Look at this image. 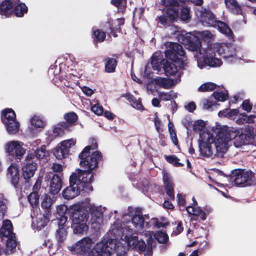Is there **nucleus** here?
Segmentation results:
<instances>
[{
    "label": "nucleus",
    "instance_id": "obj_1",
    "mask_svg": "<svg viewBox=\"0 0 256 256\" xmlns=\"http://www.w3.org/2000/svg\"><path fill=\"white\" fill-rule=\"evenodd\" d=\"M177 31L178 41L186 45L190 51L196 52L194 56L197 61L198 67L202 69L206 66L210 67L220 66L222 64L221 60L216 58L218 54L229 62L236 60V52L235 47L230 44L216 42L208 44L206 48H201L202 44L192 32L186 33L182 32L179 34Z\"/></svg>",
    "mask_w": 256,
    "mask_h": 256
},
{
    "label": "nucleus",
    "instance_id": "obj_2",
    "mask_svg": "<svg viewBox=\"0 0 256 256\" xmlns=\"http://www.w3.org/2000/svg\"><path fill=\"white\" fill-rule=\"evenodd\" d=\"M121 239L118 242L116 240L110 239L106 242H98L94 247L92 251L93 256H110L114 250L118 252H125L128 248L137 249L140 252H146L144 256H152V246L153 244V232H146L144 234L147 238L146 240L148 246H146L142 241H138L136 237L132 236V230L122 229Z\"/></svg>",
    "mask_w": 256,
    "mask_h": 256
},
{
    "label": "nucleus",
    "instance_id": "obj_3",
    "mask_svg": "<svg viewBox=\"0 0 256 256\" xmlns=\"http://www.w3.org/2000/svg\"><path fill=\"white\" fill-rule=\"evenodd\" d=\"M104 208L95 204L89 198L76 202L70 206V211L76 234H84L88 230L87 221L88 212L90 216V224L94 229H98L102 222Z\"/></svg>",
    "mask_w": 256,
    "mask_h": 256
},
{
    "label": "nucleus",
    "instance_id": "obj_4",
    "mask_svg": "<svg viewBox=\"0 0 256 256\" xmlns=\"http://www.w3.org/2000/svg\"><path fill=\"white\" fill-rule=\"evenodd\" d=\"M212 130L217 134L215 146L218 156L220 158L222 157L226 152L229 141L234 140V144L236 148H239L248 143L249 136L244 134H239V131L234 128L216 124Z\"/></svg>",
    "mask_w": 256,
    "mask_h": 256
},
{
    "label": "nucleus",
    "instance_id": "obj_5",
    "mask_svg": "<svg viewBox=\"0 0 256 256\" xmlns=\"http://www.w3.org/2000/svg\"><path fill=\"white\" fill-rule=\"evenodd\" d=\"M165 50L166 57L171 60L170 62L168 60H162L163 68L166 76L176 74L178 78H180V74L178 72L177 64L180 68H184L187 65V58L186 53L182 46L177 42H166Z\"/></svg>",
    "mask_w": 256,
    "mask_h": 256
},
{
    "label": "nucleus",
    "instance_id": "obj_6",
    "mask_svg": "<svg viewBox=\"0 0 256 256\" xmlns=\"http://www.w3.org/2000/svg\"><path fill=\"white\" fill-rule=\"evenodd\" d=\"M92 182V175L80 169H77L70 178V186L64 188L62 196L64 199L70 200L78 196L80 190Z\"/></svg>",
    "mask_w": 256,
    "mask_h": 256
},
{
    "label": "nucleus",
    "instance_id": "obj_7",
    "mask_svg": "<svg viewBox=\"0 0 256 256\" xmlns=\"http://www.w3.org/2000/svg\"><path fill=\"white\" fill-rule=\"evenodd\" d=\"M97 148L96 140H93L92 146H86L82 152L79 154L80 158V164L81 166L87 169V170H83L86 172L90 173L92 175V170L98 166V161L102 158V156L98 151L94 152L90 154L91 150H94Z\"/></svg>",
    "mask_w": 256,
    "mask_h": 256
},
{
    "label": "nucleus",
    "instance_id": "obj_8",
    "mask_svg": "<svg viewBox=\"0 0 256 256\" xmlns=\"http://www.w3.org/2000/svg\"><path fill=\"white\" fill-rule=\"evenodd\" d=\"M216 124H219L216 122L214 126H216ZM214 127V126L212 127L211 130L216 134L214 140L213 134L210 132L205 130L200 133L199 138V147L201 154L204 156H210L212 158L215 156L218 157L216 148L215 146L217 134L212 130Z\"/></svg>",
    "mask_w": 256,
    "mask_h": 256
},
{
    "label": "nucleus",
    "instance_id": "obj_9",
    "mask_svg": "<svg viewBox=\"0 0 256 256\" xmlns=\"http://www.w3.org/2000/svg\"><path fill=\"white\" fill-rule=\"evenodd\" d=\"M128 216L130 217H132L131 222H128V225H125L124 224V226H122L120 229H116V226L114 224V228H112L113 234H114L118 235L121 236L122 234V229L126 228L127 230H132V236H135L136 237V238L138 241H142L145 242L144 240H138V236L136 235H134V231L138 230L144 228V219L143 216L139 212H134L132 211H130L128 214H124V217L126 216ZM145 244L146 246H148V244Z\"/></svg>",
    "mask_w": 256,
    "mask_h": 256
},
{
    "label": "nucleus",
    "instance_id": "obj_10",
    "mask_svg": "<svg viewBox=\"0 0 256 256\" xmlns=\"http://www.w3.org/2000/svg\"><path fill=\"white\" fill-rule=\"evenodd\" d=\"M24 146V144L21 141L10 140L6 143L4 150L8 156L21 160L26 151Z\"/></svg>",
    "mask_w": 256,
    "mask_h": 256
},
{
    "label": "nucleus",
    "instance_id": "obj_11",
    "mask_svg": "<svg viewBox=\"0 0 256 256\" xmlns=\"http://www.w3.org/2000/svg\"><path fill=\"white\" fill-rule=\"evenodd\" d=\"M255 174L252 171L238 170L233 176L232 181L238 186H248L253 184L256 181Z\"/></svg>",
    "mask_w": 256,
    "mask_h": 256
},
{
    "label": "nucleus",
    "instance_id": "obj_12",
    "mask_svg": "<svg viewBox=\"0 0 256 256\" xmlns=\"http://www.w3.org/2000/svg\"><path fill=\"white\" fill-rule=\"evenodd\" d=\"M94 241L88 236L84 238L74 244L68 246V250L78 255H84L92 250Z\"/></svg>",
    "mask_w": 256,
    "mask_h": 256
},
{
    "label": "nucleus",
    "instance_id": "obj_13",
    "mask_svg": "<svg viewBox=\"0 0 256 256\" xmlns=\"http://www.w3.org/2000/svg\"><path fill=\"white\" fill-rule=\"evenodd\" d=\"M196 13L202 25L205 26L216 27L218 20L209 10L200 8L196 10Z\"/></svg>",
    "mask_w": 256,
    "mask_h": 256
},
{
    "label": "nucleus",
    "instance_id": "obj_14",
    "mask_svg": "<svg viewBox=\"0 0 256 256\" xmlns=\"http://www.w3.org/2000/svg\"><path fill=\"white\" fill-rule=\"evenodd\" d=\"M16 4L14 0H4L0 3V15L5 18L11 16L13 7Z\"/></svg>",
    "mask_w": 256,
    "mask_h": 256
},
{
    "label": "nucleus",
    "instance_id": "obj_15",
    "mask_svg": "<svg viewBox=\"0 0 256 256\" xmlns=\"http://www.w3.org/2000/svg\"><path fill=\"white\" fill-rule=\"evenodd\" d=\"M224 2L226 8L230 13L243 15L242 6L236 0H224Z\"/></svg>",
    "mask_w": 256,
    "mask_h": 256
},
{
    "label": "nucleus",
    "instance_id": "obj_16",
    "mask_svg": "<svg viewBox=\"0 0 256 256\" xmlns=\"http://www.w3.org/2000/svg\"><path fill=\"white\" fill-rule=\"evenodd\" d=\"M37 166L36 162H28L22 168V175L26 182L29 184L31 183L30 178L34 176L35 171L36 170Z\"/></svg>",
    "mask_w": 256,
    "mask_h": 256
},
{
    "label": "nucleus",
    "instance_id": "obj_17",
    "mask_svg": "<svg viewBox=\"0 0 256 256\" xmlns=\"http://www.w3.org/2000/svg\"><path fill=\"white\" fill-rule=\"evenodd\" d=\"M192 200L193 202L192 204L186 208V212L190 214L200 216V218L202 220H205L206 218L205 212H204L200 207L197 206L198 204L195 198H193Z\"/></svg>",
    "mask_w": 256,
    "mask_h": 256
},
{
    "label": "nucleus",
    "instance_id": "obj_18",
    "mask_svg": "<svg viewBox=\"0 0 256 256\" xmlns=\"http://www.w3.org/2000/svg\"><path fill=\"white\" fill-rule=\"evenodd\" d=\"M62 187V182L60 177L58 174H54L50 184V192L52 194H56L59 192Z\"/></svg>",
    "mask_w": 256,
    "mask_h": 256
},
{
    "label": "nucleus",
    "instance_id": "obj_19",
    "mask_svg": "<svg viewBox=\"0 0 256 256\" xmlns=\"http://www.w3.org/2000/svg\"><path fill=\"white\" fill-rule=\"evenodd\" d=\"M32 218L33 224L34 225L36 228L38 230H40L42 228H44L49 221V219L47 216V214L46 215L41 214H37L35 219L33 218L32 215H31Z\"/></svg>",
    "mask_w": 256,
    "mask_h": 256
},
{
    "label": "nucleus",
    "instance_id": "obj_20",
    "mask_svg": "<svg viewBox=\"0 0 256 256\" xmlns=\"http://www.w3.org/2000/svg\"><path fill=\"white\" fill-rule=\"evenodd\" d=\"M63 128H66L67 125L66 124H58L54 126L52 128L48 131V134L50 140H52L54 138L62 136L64 134Z\"/></svg>",
    "mask_w": 256,
    "mask_h": 256
},
{
    "label": "nucleus",
    "instance_id": "obj_21",
    "mask_svg": "<svg viewBox=\"0 0 256 256\" xmlns=\"http://www.w3.org/2000/svg\"><path fill=\"white\" fill-rule=\"evenodd\" d=\"M0 234L2 236L7 238L14 236L12 232V225L10 220L4 221L2 226L0 229Z\"/></svg>",
    "mask_w": 256,
    "mask_h": 256
},
{
    "label": "nucleus",
    "instance_id": "obj_22",
    "mask_svg": "<svg viewBox=\"0 0 256 256\" xmlns=\"http://www.w3.org/2000/svg\"><path fill=\"white\" fill-rule=\"evenodd\" d=\"M218 30L230 39L233 38V33L229 26L224 22L218 20L216 24Z\"/></svg>",
    "mask_w": 256,
    "mask_h": 256
},
{
    "label": "nucleus",
    "instance_id": "obj_23",
    "mask_svg": "<svg viewBox=\"0 0 256 256\" xmlns=\"http://www.w3.org/2000/svg\"><path fill=\"white\" fill-rule=\"evenodd\" d=\"M218 30L230 39L233 38V33L229 26L224 22L218 20L216 24Z\"/></svg>",
    "mask_w": 256,
    "mask_h": 256
},
{
    "label": "nucleus",
    "instance_id": "obj_24",
    "mask_svg": "<svg viewBox=\"0 0 256 256\" xmlns=\"http://www.w3.org/2000/svg\"><path fill=\"white\" fill-rule=\"evenodd\" d=\"M174 80H169L160 77H157L154 78L153 82L156 84L166 89H168L172 86L174 84Z\"/></svg>",
    "mask_w": 256,
    "mask_h": 256
},
{
    "label": "nucleus",
    "instance_id": "obj_25",
    "mask_svg": "<svg viewBox=\"0 0 256 256\" xmlns=\"http://www.w3.org/2000/svg\"><path fill=\"white\" fill-rule=\"evenodd\" d=\"M8 175L12 179V182L14 184H16L19 178V172L16 166L11 164L8 168Z\"/></svg>",
    "mask_w": 256,
    "mask_h": 256
},
{
    "label": "nucleus",
    "instance_id": "obj_26",
    "mask_svg": "<svg viewBox=\"0 0 256 256\" xmlns=\"http://www.w3.org/2000/svg\"><path fill=\"white\" fill-rule=\"evenodd\" d=\"M14 2L16 4H14L15 7L14 12L15 15L18 17H22L24 14H26L28 11V8L24 3L20 2L18 0H14Z\"/></svg>",
    "mask_w": 256,
    "mask_h": 256
},
{
    "label": "nucleus",
    "instance_id": "obj_27",
    "mask_svg": "<svg viewBox=\"0 0 256 256\" xmlns=\"http://www.w3.org/2000/svg\"><path fill=\"white\" fill-rule=\"evenodd\" d=\"M2 121L5 124H10V121L16 119V114L14 112L11 108H7L2 112Z\"/></svg>",
    "mask_w": 256,
    "mask_h": 256
},
{
    "label": "nucleus",
    "instance_id": "obj_28",
    "mask_svg": "<svg viewBox=\"0 0 256 256\" xmlns=\"http://www.w3.org/2000/svg\"><path fill=\"white\" fill-rule=\"evenodd\" d=\"M8 132L10 134H16L19 130L20 124L16 118L10 121V124H4Z\"/></svg>",
    "mask_w": 256,
    "mask_h": 256
},
{
    "label": "nucleus",
    "instance_id": "obj_29",
    "mask_svg": "<svg viewBox=\"0 0 256 256\" xmlns=\"http://www.w3.org/2000/svg\"><path fill=\"white\" fill-rule=\"evenodd\" d=\"M8 238V239L6 242V254H10L15 251L17 242L14 236Z\"/></svg>",
    "mask_w": 256,
    "mask_h": 256
},
{
    "label": "nucleus",
    "instance_id": "obj_30",
    "mask_svg": "<svg viewBox=\"0 0 256 256\" xmlns=\"http://www.w3.org/2000/svg\"><path fill=\"white\" fill-rule=\"evenodd\" d=\"M126 98L130 102L131 106L134 108L138 110H143V106L139 99L137 100L130 94H126Z\"/></svg>",
    "mask_w": 256,
    "mask_h": 256
},
{
    "label": "nucleus",
    "instance_id": "obj_31",
    "mask_svg": "<svg viewBox=\"0 0 256 256\" xmlns=\"http://www.w3.org/2000/svg\"><path fill=\"white\" fill-rule=\"evenodd\" d=\"M158 96L160 100L164 101H168L178 97L177 93L173 90L168 92H159Z\"/></svg>",
    "mask_w": 256,
    "mask_h": 256
},
{
    "label": "nucleus",
    "instance_id": "obj_32",
    "mask_svg": "<svg viewBox=\"0 0 256 256\" xmlns=\"http://www.w3.org/2000/svg\"><path fill=\"white\" fill-rule=\"evenodd\" d=\"M30 124L32 128H42L44 127V122L40 116L34 115L30 119Z\"/></svg>",
    "mask_w": 256,
    "mask_h": 256
},
{
    "label": "nucleus",
    "instance_id": "obj_33",
    "mask_svg": "<svg viewBox=\"0 0 256 256\" xmlns=\"http://www.w3.org/2000/svg\"><path fill=\"white\" fill-rule=\"evenodd\" d=\"M68 151L66 150L65 148L60 143V146L57 147L54 152V154L58 160H62L66 158L68 155Z\"/></svg>",
    "mask_w": 256,
    "mask_h": 256
},
{
    "label": "nucleus",
    "instance_id": "obj_34",
    "mask_svg": "<svg viewBox=\"0 0 256 256\" xmlns=\"http://www.w3.org/2000/svg\"><path fill=\"white\" fill-rule=\"evenodd\" d=\"M238 113V109L228 110L226 109L218 112V116H226V118H232L234 116H236Z\"/></svg>",
    "mask_w": 256,
    "mask_h": 256
},
{
    "label": "nucleus",
    "instance_id": "obj_35",
    "mask_svg": "<svg viewBox=\"0 0 256 256\" xmlns=\"http://www.w3.org/2000/svg\"><path fill=\"white\" fill-rule=\"evenodd\" d=\"M216 85L212 82H208L202 84L198 88V91L200 92H210L214 90Z\"/></svg>",
    "mask_w": 256,
    "mask_h": 256
},
{
    "label": "nucleus",
    "instance_id": "obj_36",
    "mask_svg": "<svg viewBox=\"0 0 256 256\" xmlns=\"http://www.w3.org/2000/svg\"><path fill=\"white\" fill-rule=\"evenodd\" d=\"M28 200L32 208L36 207L39 204V196L36 192H31L28 196Z\"/></svg>",
    "mask_w": 256,
    "mask_h": 256
},
{
    "label": "nucleus",
    "instance_id": "obj_37",
    "mask_svg": "<svg viewBox=\"0 0 256 256\" xmlns=\"http://www.w3.org/2000/svg\"><path fill=\"white\" fill-rule=\"evenodd\" d=\"M178 6H174L168 8L166 10V12L169 18L171 20H175L178 16Z\"/></svg>",
    "mask_w": 256,
    "mask_h": 256
},
{
    "label": "nucleus",
    "instance_id": "obj_38",
    "mask_svg": "<svg viewBox=\"0 0 256 256\" xmlns=\"http://www.w3.org/2000/svg\"><path fill=\"white\" fill-rule=\"evenodd\" d=\"M180 19L184 22H188L190 18V9L188 6H183L180 12Z\"/></svg>",
    "mask_w": 256,
    "mask_h": 256
},
{
    "label": "nucleus",
    "instance_id": "obj_39",
    "mask_svg": "<svg viewBox=\"0 0 256 256\" xmlns=\"http://www.w3.org/2000/svg\"><path fill=\"white\" fill-rule=\"evenodd\" d=\"M116 66V60L114 58H108L106 64L105 68L108 72H112L114 71Z\"/></svg>",
    "mask_w": 256,
    "mask_h": 256
},
{
    "label": "nucleus",
    "instance_id": "obj_40",
    "mask_svg": "<svg viewBox=\"0 0 256 256\" xmlns=\"http://www.w3.org/2000/svg\"><path fill=\"white\" fill-rule=\"evenodd\" d=\"M196 34L204 40H212L214 39V35L208 30L198 32Z\"/></svg>",
    "mask_w": 256,
    "mask_h": 256
},
{
    "label": "nucleus",
    "instance_id": "obj_41",
    "mask_svg": "<svg viewBox=\"0 0 256 256\" xmlns=\"http://www.w3.org/2000/svg\"><path fill=\"white\" fill-rule=\"evenodd\" d=\"M76 142V138H70L66 140L62 141L60 143L62 146V147L65 148L66 150L70 152V149L73 148Z\"/></svg>",
    "mask_w": 256,
    "mask_h": 256
},
{
    "label": "nucleus",
    "instance_id": "obj_42",
    "mask_svg": "<svg viewBox=\"0 0 256 256\" xmlns=\"http://www.w3.org/2000/svg\"><path fill=\"white\" fill-rule=\"evenodd\" d=\"M154 238L160 243L164 244L168 240V236L165 232L158 231L156 232L154 235Z\"/></svg>",
    "mask_w": 256,
    "mask_h": 256
},
{
    "label": "nucleus",
    "instance_id": "obj_43",
    "mask_svg": "<svg viewBox=\"0 0 256 256\" xmlns=\"http://www.w3.org/2000/svg\"><path fill=\"white\" fill-rule=\"evenodd\" d=\"M161 62V59L158 58L155 56H152V58L151 65L154 70H156L158 72L160 71L162 66H163Z\"/></svg>",
    "mask_w": 256,
    "mask_h": 256
},
{
    "label": "nucleus",
    "instance_id": "obj_44",
    "mask_svg": "<svg viewBox=\"0 0 256 256\" xmlns=\"http://www.w3.org/2000/svg\"><path fill=\"white\" fill-rule=\"evenodd\" d=\"M52 200L50 196L44 194L42 196L41 204L42 208L48 209L52 206Z\"/></svg>",
    "mask_w": 256,
    "mask_h": 256
},
{
    "label": "nucleus",
    "instance_id": "obj_45",
    "mask_svg": "<svg viewBox=\"0 0 256 256\" xmlns=\"http://www.w3.org/2000/svg\"><path fill=\"white\" fill-rule=\"evenodd\" d=\"M213 95L216 100L218 101L224 102L227 99L228 94L227 92L216 91L213 93Z\"/></svg>",
    "mask_w": 256,
    "mask_h": 256
},
{
    "label": "nucleus",
    "instance_id": "obj_46",
    "mask_svg": "<svg viewBox=\"0 0 256 256\" xmlns=\"http://www.w3.org/2000/svg\"><path fill=\"white\" fill-rule=\"evenodd\" d=\"M64 118L68 123L73 124L76 121L78 116L74 112H71L64 114Z\"/></svg>",
    "mask_w": 256,
    "mask_h": 256
},
{
    "label": "nucleus",
    "instance_id": "obj_47",
    "mask_svg": "<svg viewBox=\"0 0 256 256\" xmlns=\"http://www.w3.org/2000/svg\"><path fill=\"white\" fill-rule=\"evenodd\" d=\"M7 200H0V220L2 219L7 212Z\"/></svg>",
    "mask_w": 256,
    "mask_h": 256
},
{
    "label": "nucleus",
    "instance_id": "obj_48",
    "mask_svg": "<svg viewBox=\"0 0 256 256\" xmlns=\"http://www.w3.org/2000/svg\"><path fill=\"white\" fill-rule=\"evenodd\" d=\"M206 125V124L204 120H198L194 124L193 126L194 130L197 132H200L205 127Z\"/></svg>",
    "mask_w": 256,
    "mask_h": 256
},
{
    "label": "nucleus",
    "instance_id": "obj_49",
    "mask_svg": "<svg viewBox=\"0 0 256 256\" xmlns=\"http://www.w3.org/2000/svg\"><path fill=\"white\" fill-rule=\"evenodd\" d=\"M162 6L168 8L179 6V3L177 0H161Z\"/></svg>",
    "mask_w": 256,
    "mask_h": 256
},
{
    "label": "nucleus",
    "instance_id": "obj_50",
    "mask_svg": "<svg viewBox=\"0 0 256 256\" xmlns=\"http://www.w3.org/2000/svg\"><path fill=\"white\" fill-rule=\"evenodd\" d=\"M166 159L168 162L173 164L174 166H183L182 164L178 162V158L174 156H166Z\"/></svg>",
    "mask_w": 256,
    "mask_h": 256
},
{
    "label": "nucleus",
    "instance_id": "obj_51",
    "mask_svg": "<svg viewBox=\"0 0 256 256\" xmlns=\"http://www.w3.org/2000/svg\"><path fill=\"white\" fill-rule=\"evenodd\" d=\"M94 35L96 40L99 42H102L106 38V34L98 30L94 32Z\"/></svg>",
    "mask_w": 256,
    "mask_h": 256
},
{
    "label": "nucleus",
    "instance_id": "obj_52",
    "mask_svg": "<svg viewBox=\"0 0 256 256\" xmlns=\"http://www.w3.org/2000/svg\"><path fill=\"white\" fill-rule=\"evenodd\" d=\"M68 210V207L64 204L58 205L56 207L57 213L60 216H65L66 212Z\"/></svg>",
    "mask_w": 256,
    "mask_h": 256
},
{
    "label": "nucleus",
    "instance_id": "obj_53",
    "mask_svg": "<svg viewBox=\"0 0 256 256\" xmlns=\"http://www.w3.org/2000/svg\"><path fill=\"white\" fill-rule=\"evenodd\" d=\"M92 112L97 115H100L104 112L103 108L99 104H96L91 107Z\"/></svg>",
    "mask_w": 256,
    "mask_h": 256
},
{
    "label": "nucleus",
    "instance_id": "obj_54",
    "mask_svg": "<svg viewBox=\"0 0 256 256\" xmlns=\"http://www.w3.org/2000/svg\"><path fill=\"white\" fill-rule=\"evenodd\" d=\"M214 104V102H212V100H210L208 99L203 100L202 102V108L206 110H208L212 108Z\"/></svg>",
    "mask_w": 256,
    "mask_h": 256
},
{
    "label": "nucleus",
    "instance_id": "obj_55",
    "mask_svg": "<svg viewBox=\"0 0 256 256\" xmlns=\"http://www.w3.org/2000/svg\"><path fill=\"white\" fill-rule=\"evenodd\" d=\"M46 155V152L44 148H41L37 149L35 152V156L38 159H41L45 157Z\"/></svg>",
    "mask_w": 256,
    "mask_h": 256
},
{
    "label": "nucleus",
    "instance_id": "obj_56",
    "mask_svg": "<svg viewBox=\"0 0 256 256\" xmlns=\"http://www.w3.org/2000/svg\"><path fill=\"white\" fill-rule=\"evenodd\" d=\"M163 176V180L165 186V187L168 186V185H173L172 182L171 178L168 174L166 172H162Z\"/></svg>",
    "mask_w": 256,
    "mask_h": 256
},
{
    "label": "nucleus",
    "instance_id": "obj_57",
    "mask_svg": "<svg viewBox=\"0 0 256 256\" xmlns=\"http://www.w3.org/2000/svg\"><path fill=\"white\" fill-rule=\"evenodd\" d=\"M166 194L169 196L170 199L174 200V196L173 185H168V186L166 187Z\"/></svg>",
    "mask_w": 256,
    "mask_h": 256
},
{
    "label": "nucleus",
    "instance_id": "obj_58",
    "mask_svg": "<svg viewBox=\"0 0 256 256\" xmlns=\"http://www.w3.org/2000/svg\"><path fill=\"white\" fill-rule=\"evenodd\" d=\"M154 125H155V127H156V131L158 132H162V123L160 120L159 119V118L158 117L156 116L154 118Z\"/></svg>",
    "mask_w": 256,
    "mask_h": 256
},
{
    "label": "nucleus",
    "instance_id": "obj_59",
    "mask_svg": "<svg viewBox=\"0 0 256 256\" xmlns=\"http://www.w3.org/2000/svg\"><path fill=\"white\" fill-rule=\"evenodd\" d=\"M184 108L190 112H193L196 108V105L193 102H190L186 104L184 106Z\"/></svg>",
    "mask_w": 256,
    "mask_h": 256
},
{
    "label": "nucleus",
    "instance_id": "obj_60",
    "mask_svg": "<svg viewBox=\"0 0 256 256\" xmlns=\"http://www.w3.org/2000/svg\"><path fill=\"white\" fill-rule=\"evenodd\" d=\"M242 109L247 112H250L252 108V104L250 103L248 100H244L242 104Z\"/></svg>",
    "mask_w": 256,
    "mask_h": 256
},
{
    "label": "nucleus",
    "instance_id": "obj_61",
    "mask_svg": "<svg viewBox=\"0 0 256 256\" xmlns=\"http://www.w3.org/2000/svg\"><path fill=\"white\" fill-rule=\"evenodd\" d=\"M82 92L87 96H90L94 93L95 90H93L88 86H84L82 88Z\"/></svg>",
    "mask_w": 256,
    "mask_h": 256
},
{
    "label": "nucleus",
    "instance_id": "obj_62",
    "mask_svg": "<svg viewBox=\"0 0 256 256\" xmlns=\"http://www.w3.org/2000/svg\"><path fill=\"white\" fill-rule=\"evenodd\" d=\"M246 123L248 124H252L256 121V115L252 114L246 116Z\"/></svg>",
    "mask_w": 256,
    "mask_h": 256
},
{
    "label": "nucleus",
    "instance_id": "obj_63",
    "mask_svg": "<svg viewBox=\"0 0 256 256\" xmlns=\"http://www.w3.org/2000/svg\"><path fill=\"white\" fill-rule=\"evenodd\" d=\"M52 170L54 172H61L62 171V166L60 164L54 163L52 164Z\"/></svg>",
    "mask_w": 256,
    "mask_h": 256
},
{
    "label": "nucleus",
    "instance_id": "obj_64",
    "mask_svg": "<svg viewBox=\"0 0 256 256\" xmlns=\"http://www.w3.org/2000/svg\"><path fill=\"white\" fill-rule=\"evenodd\" d=\"M111 3L116 6H124L126 4V0H112Z\"/></svg>",
    "mask_w": 256,
    "mask_h": 256
}]
</instances>
